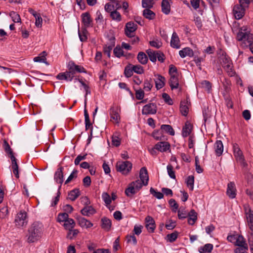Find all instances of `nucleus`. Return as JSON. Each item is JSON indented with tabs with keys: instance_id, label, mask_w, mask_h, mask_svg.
Listing matches in <instances>:
<instances>
[{
	"instance_id": "f3484780",
	"label": "nucleus",
	"mask_w": 253,
	"mask_h": 253,
	"mask_svg": "<svg viewBox=\"0 0 253 253\" xmlns=\"http://www.w3.org/2000/svg\"><path fill=\"white\" fill-rule=\"evenodd\" d=\"M226 194L231 199H234L236 197V189L234 182H230L228 184Z\"/></svg>"
},
{
	"instance_id": "f8f14e48",
	"label": "nucleus",
	"mask_w": 253,
	"mask_h": 253,
	"mask_svg": "<svg viewBox=\"0 0 253 253\" xmlns=\"http://www.w3.org/2000/svg\"><path fill=\"white\" fill-rule=\"evenodd\" d=\"M244 209L248 225L250 229L253 231V210H252L248 206H245Z\"/></svg>"
},
{
	"instance_id": "ddd939ff",
	"label": "nucleus",
	"mask_w": 253,
	"mask_h": 253,
	"mask_svg": "<svg viewBox=\"0 0 253 253\" xmlns=\"http://www.w3.org/2000/svg\"><path fill=\"white\" fill-rule=\"evenodd\" d=\"M145 227L148 231L150 233H153L156 228L155 221L154 218L150 216L147 215L145 218Z\"/></svg>"
},
{
	"instance_id": "c85d7f7f",
	"label": "nucleus",
	"mask_w": 253,
	"mask_h": 253,
	"mask_svg": "<svg viewBox=\"0 0 253 253\" xmlns=\"http://www.w3.org/2000/svg\"><path fill=\"white\" fill-rule=\"evenodd\" d=\"M179 54L181 58L186 56L192 57L194 55L193 51L189 47H185L179 51Z\"/></svg>"
},
{
	"instance_id": "603ef678",
	"label": "nucleus",
	"mask_w": 253,
	"mask_h": 253,
	"mask_svg": "<svg viewBox=\"0 0 253 253\" xmlns=\"http://www.w3.org/2000/svg\"><path fill=\"white\" fill-rule=\"evenodd\" d=\"M68 232L67 235V237L70 239H72L74 237H76L79 231L78 229H72L68 230Z\"/></svg>"
},
{
	"instance_id": "423d86ee",
	"label": "nucleus",
	"mask_w": 253,
	"mask_h": 253,
	"mask_svg": "<svg viewBox=\"0 0 253 253\" xmlns=\"http://www.w3.org/2000/svg\"><path fill=\"white\" fill-rule=\"evenodd\" d=\"M132 167V164L129 161L119 162L116 166L117 170L124 175L127 174L130 171Z\"/></svg>"
},
{
	"instance_id": "39448f33",
	"label": "nucleus",
	"mask_w": 253,
	"mask_h": 253,
	"mask_svg": "<svg viewBox=\"0 0 253 253\" xmlns=\"http://www.w3.org/2000/svg\"><path fill=\"white\" fill-rule=\"evenodd\" d=\"M15 225L18 227H23L28 223V217L27 212L23 211H20L16 214L15 218Z\"/></svg>"
},
{
	"instance_id": "0e129e2a",
	"label": "nucleus",
	"mask_w": 253,
	"mask_h": 253,
	"mask_svg": "<svg viewBox=\"0 0 253 253\" xmlns=\"http://www.w3.org/2000/svg\"><path fill=\"white\" fill-rule=\"evenodd\" d=\"M35 18V26L38 28H41L42 25V19L39 14L36 17H34Z\"/></svg>"
},
{
	"instance_id": "a211bd4d",
	"label": "nucleus",
	"mask_w": 253,
	"mask_h": 253,
	"mask_svg": "<svg viewBox=\"0 0 253 253\" xmlns=\"http://www.w3.org/2000/svg\"><path fill=\"white\" fill-rule=\"evenodd\" d=\"M140 180L141 181L143 185L146 186L148 184L149 177L147 169L145 167L142 168L140 170L139 173Z\"/></svg>"
},
{
	"instance_id": "3c124183",
	"label": "nucleus",
	"mask_w": 253,
	"mask_h": 253,
	"mask_svg": "<svg viewBox=\"0 0 253 253\" xmlns=\"http://www.w3.org/2000/svg\"><path fill=\"white\" fill-rule=\"evenodd\" d=\"M69 215L66 212H63L59 213L58 215L57 221L59 222H65L67 219H68Z\"/></svg>"
},
{
	"instance_id": "de8ad7c7",
	"label": "nucleus",
	"mask_w": 253,
	"mask_h": 253,
	"mask_svg": "<svg viewBox=\"0 0 253 253\" xmlns=\"http://www.w3.org/2000/svg\"><path fill=\"white\" fill-rule=\"evenodd\" d=\"M132 64H128L125 68L124 74L126 78H129L133 75Z\"/></svg>"
},
{
	"instance_id": "393cba45",
	"label": "nucleus",
	"mask_w": 253,
	"mask_h": 253,
	"mask_svg": "<svg viewBox=\"0 0 253 253\" xmlns=\"http://www.w3.org/2000/svg\"><path fill=\"white\" fill-rule=\"evenodd\" d=\"M192 129V125L188 122H186L182 130V136L186 137L189 136Z\"/></svg>"
},
{
	"instance_id": "4468645a",
	"label": "nucleus",
	"mask_w": 253,
	"mask_h": 253,
	"mask_svg": "<svg viewBox=\"0 0 253 253\" xmlns=\"http://www.w3.org/2000/svg\"><path fill=\"white\" fill-rule=\"evenodd\" d=\"M247 8L243 7L240 4H237L233 8V13L235 17L237 19H241L245 14V11Z\"/></svg>"
},
{
	"instance_id": "ea45409f",
	"label": "nucleus",
	"mask_w": 253,
	"mask_h": 253,
	"mask_svg": "<svg viewBox=\"0 0 253 253\" xmlns=\"http://www.w3.org/2000/svg\"><path fill=\"white\" fill-rule=\"evenodd\" d=\"M111 18L117 22H120L122 20V16L120 12L116 10H114L110 13Z\"/></svg>"
},
{
	"instance_id": "412c9836",
	"label": "nucleus",
	"mask_w": 253,
	"mask_h": 253,
	"mask_svg": "<svg viewBox=\"0 0 253 253\" xmlns=\"http://www.w3.org/2000/svg\"><path fill=\"white\" fill-rule=\"evenodd\" d=\"M79 225L82 228H89L93 226V224L85 218L79 216L77 218Z\"/></svg>"
},
{
	"instance_id": "69168bd1",
	"label": "nucleus",
	"mask_w": 253,
	"mask_h": 253,
	"mask_svg": "<svg viewBox=\"0 0 253 253\" xmlns=\"http://www.w3.org/2000/svg\"><path fill=\"white\" fill-rule=\"evenodd\" d=\"M176 226V222L172 220H168L166 223V227L168 230L173 229Z\"/></svg>"
},
{
	"instance_id": "9d476101",
	"label": "nucleus",
	"mask_w": 253,
	"mask_h": 253,
	"mask_svg": "<svg viewBox=\"0 0 253 253\" xmlns=\"http://www.w3.org/2000/svg\"><path fill=\"white\" fill-rule=\"evenodd\" d=\"M81 18L83 24L85 29L93 26V21L88 12H86L82 13Z\"/></svg>"
},
{
	"instance_id": "b1692460",
	"label": "nucleus",
	"mask_w": 253,
	"mask_h": 253,
	"mask_svg": "<svg viewBox=\"0 0 253 253\" xmlns=\"http://www.w3.org/2000/svg\"><path fill=\"white\" fill-rule=\"evenodd\" d=\"M171 0H163L162 2V11L165 14H169L170 11Z\"/></svg>"
},
{
	"instance_id": "58836bf2",
	"label": "nucleus",
	"mask_w": 253,
	"mask_h": 253,
	"mask_svg": "<svg viewBox=\"0 0 253 253\" xmlns=\"http://www.w3.org/2000/svg\"><path fill=\"white\" fill-rule=\"evenodd\" d=\"M143 16L147 19L151 20L154 18L155 14L150 8H146L143 12Z\"/></svg>"
},
{
	"instance_id": "dca6fc26",
	"label": "nucleus",
	"mask_w": 253,
	"mask_h": 253,
	"mask_svg": "<svg viewBox=\"0 0 253 253\" xmlns=\"http://www.w3.org/2000/svg\"><path fill=\"white\" fill-rule=\"evenodd\" d=\"M63 168L60 167L59 168L56 172L54 173V179L55 181L60 184L59 188H60L61 186V184L63 182Z\"/></svg>"
},
{
	"instance_id": "e433bc0d",
	"label": "nucleus",
	"mask_w": 253,
	"mask_h": 253,
	"mask_svg": "<svg viewBox=\"0 0 253 253\" xmlns=\"http://www.w3.org/2000/svg\"><path fill=\"white\" fill-rule=\"evenodd\" d=\"M76 225L75 222L72 218H69L66 220L63 226L66 230H70L73 229Z\"/></svg>"
},
{
	"instance_id": "37998d69",
	"label": "nucleus",
	"mask_w": 253,
	"mask_h": 253,
	"mask_svg": "<svg viewBox=\"0 0 253 253\" xmlns=\"http://www.w3.org/2000/svg\"><path fill=\"white\" fill-rule=\"evenodd\" d=\"M186 184L189 189L192 191L194 188V177L193 175H189L186 179Z\"/></svg>"
},
{
	"instance_id": "c756f323",
	"label": "nucleus",
	"mask_w": 253,
	"mask_h": 253,
	"mask_svg": "<svg viewBox=\"0 0 253 253\" xmlns=\"http://www.w3.org/2000/svg\"><path fill=\"white\" fill-rule=\"evenodd\" d=\"M214 149L216 155L220 156L222 155L223 151V145L221 140H217L214 144Z\"/></svg>"
},
{
	"instance_id": "774afa93",
	"label": "nucleus",
	"mask_w": 253,
	"mask_h": 253,
	"mask_svg": "<svg viewBox=\"0 0 253 253\" xmlns=\"http://www.w3.org/2000/svg\"><path fill=\"white\" fill-rule=\"evenodd\" d=\"M78 171L77 170L74 169L70 175L69 176L67 180L65 182V184H66L70 182L74 178H75L77 176Z\"/></svg>"
},
{
	"instance_id": "cd10ccee",
	"label": "nucleus",
	"mask_w": 253,
	"mask_h": 253,
	"mask_svg": "<svg viewBox=\"0 0 253 253\" xmlns=\"http://www.w3.org/2000/svg\"><path fill=\"white\" fill-rule=\"evenodd\" d=\"M111 221L109 218L104 217L101 219V227L103 230L109 231L111 229Z\"/></svg>"
},
{
	"instance_id": "6e6d98bb",
	"label": "nucleus",
	"mask_w": 253,
	"mask_h": 253,
	"mask_svg": "<svg viewBox=\"0 0 253 253\" xmlns=\"http://www.w3.org/2000/svg\"><path fill=\"white\" fill-rule=\"evenodd\" d=\"M132 70L133 72L138 74H142L144 70L143 68L139 65H132Z\"/></svg>"
},
{
	"instance_id": "5701e85b",
	"label": "nucleus",
	"mask_w": 253,
	"mask_h": 253,
	"mask_svg": "<svg viewBox=\"0 0 253 253\" xmlns=\"http://www.w3.org/2000/svg\"><path fill=\"white\" fill-rule=\"evenodd\" d=\"M115 45V39H110V43L105 44L103 47V52L110 58L111 51Z\"/></svg>"
},
{
	"instance_id": "a18cd8bd",
	"label": "nucleus",
	"mask_w": 253,
	"mask_h": 253,
	"mask_svg": "<svg viewBox=\"0 0 253 253\" xmlns=\"http://www.w3.org/2000/svg\"><path fill=\"white\" fill-rule=\"evenodd\" d=\"M12 21L15 23H21V18L20 15L13 11L10 12L9 14Z\"/></svg>"
},
{
	"instance_id": "052dcab7",
	"label": "nucleus",
	"mask_w": 253,
	"mask_h": 253,
	"mask_svg": "<svg viewBox=\"0 0 253 253\" xmlns=\"http://www.w3.org/2000/svg\"><path fill=\"white\" fill-rule=\"evenodd\" d=\"M178 233L176 232H173L171 234H168L167 236V238L168 241L169 242H173L175 241L177 238Z\"/></svg>"
},
{
	"instance_id": "6e6552de",
	"label": "nucleus",
	"mask_w": 253,
	"mask_h": 253,
	"mask_svg": "<svg viewBox=\"0 0 253 253\" xmlns=\"http://www.w3.org/2000/svg\"><path fill=\"white\" fill-rule=\"evenodd\" d=\"M137 28V25L134 22H128L126 24L125 26V34L128 37H133L135 36Z\"/></svg>"
},
{
	"instance_id": "9b49d317",
	"label": "nucleus",
	"mask_w": 253,
	"mask_h": 253,
	"mask_svg": "<svg viewBox=\"0 0 253 253\" xmlns=\"http://www.w3.org/2000/svg\"><path fill=\"white\" fill-rule=\"evenodd\" d=\"M157 107L156 104L149 103L143 106L142 110L143 115L155 114L156 113Z\"/></svg>"
},
{
	"instance_id": "f03ea898",
	"label": "nucleus",
	"mask_w": 253,
	"mask_h": 253,
	"mask_svg": "<svg viewBox=\"0 0 253 253\" xmlns=\"http://www.w3.org/2000/svg\"><path fill=\"white\" fill-rule=\"evenodd\" d=\"M237 39L242 42L243 46H248L253 42V35L245 27H242L237 34Z\"/></svg>"
},
{
	"instance_id": "473e14b6",
	"label": "nucleus",
	"mask_w": 253,
	"mask_h": 253,
	"mask_svg": "<svg viewBox=\"0 0 253 253\" xmlns=\"http://www.w3.org/2000/svg\"><path fill=\"white\" fill-rule=\"evenodd\" d=\"M213 245L211 244H206L204 246L199 249L200 253H210L213 249Z\"/></svg>"
},
{
	"instance_id": "aec40b11",
	"label": "nucleus",
	"mask_w": 253,
	"mask_h": 253,
	"mask_svg": "<svg viewBox=\"0 0 253 253\" xmlns=\"http://www.w3.org/2000/svg\"><path fill=\"white\" fill-rule=\"evenodd\" d=\"M154 81L157 89L162 88L165 85L166 79L161 75H155Z\"/></svg>"
},
{
	"instance_id": "864d4df0",
	"label": "nucleus",
	"mask_w": 253,
	"mask_h": 253,
	"mask_svg": "<svg viewBox=\"0 0 253 253\" xmlns=\"http://www.w3.org/2000/svg\"><path fill=\"white\" fill-rule=\"evenodd\" d=\"M57 79L59 80H66L67 81H71L70 76L67 75V71L64 73H59L56 77Z\"/></svg>"
},
{
	"instance_id": "1a4fd4ad",
	"label": "nucleus",
	"mask_w": 253,
	"mask_h": 253,
	"mask_svg": "<svg viewBox=\"0 0 253 253\" xmlns=\"http://www.w3.org/2000/svg\"><path fill=\"white\" fill-rule=\"evenodd\" d=\"M222 66L229 76L233 77L235 75V73L233 69L232 63L231 61L226 57H224L223 59Z\"/></svg>"
},
{
	"instance_id": "e2e57ef3",
	"label": "nucleus",
	"mask_w": 253,
	"mask_h": 253,
	"mask_svg": "<svg viewBox=\"0 0 253 253\" xmlns=\"http://www.w3.org/2000/svg\"><path fill=\"white\" fill-rule=\"evenodd\" d=\"M162 98L164 100L165 102L169 105H172L173 104V101L170 96L166 93H163L162 94Z\"/></svg>"
},
{
	"instance_id": "49530a36",
	"label": "nucleus",
	"mask_w": 253,
	"mask_h": 253,
	"mask_svg": "<svg viewBox=\"0 0 253 253\" xmlns=\"http://www.w3.org/2000/svg\"><path fill=\"white\" fill-rule=\"evenodd\" d=\"M69 63L77 73L85 72V70L83 67L75 64L73 61H70Z\"/></svg>"
},
{
	"instance_id": "4c0bfd02",
	"label": "nucleus",
	"mask_w": 253,
	"mask_h": 253,
	"mask_svg": "<svg viewBox=\"0 0 253 253\" xmlns=\"http://www.w3.org/2000/svg\"><path fill=\"white\" fill-rule=\"evenodd\" d=\"M137 59L139 63L144 65L147 63L148 57L145 53L143 52H140L137 55Z\"/></svg>"
},
{
	"instance_id": "72a5a7b5",
	"label": "nucleus",
	"mask_w": 253,
	"mask_h": 253,
	"mask_svg": "<svg viewBox=\"0 0 253 253\" xmlns=\"http://www.w3.org/2000/svg\"><path fill=\"white\" fill-rule=\"evenodd\" d=\"M169 83L171 89L177 88L179 86L177 76L170 77Z\"/></svg>"
},
{
	"instance_id": "680f3d73",
	"label": "nucleus",
	"mask_w": 253,
	"mask_h": 253,
	"mask_svg": "<svg viewBox=\"0 0 253 253\" xmlns=\"http://www.w3.org/2000/svg\"><path fill=\"white\" fill-rule=\"evenodd\" d=\"M102 198L106 205H110L111 203V197L107 193H103L102 195Z\"/></svg>"
},
{
	"instance_id": "f257e3e1",
	"label": "nucleus",
	"mask_w": 253,
	"mask_h": 253,
	"mask_svg": "<svg viewBox=\"0 0 253 253\" xmlns=\"http://www.w3.org/2000/svg\"><path fill=\"white\" fill-rule=\"evenodd\" d=\"M44 231V226L40 221H35L31 224L28 230L26 235L27 241L28 243L38 242L42 238Z\"/></svg>"
},
{
	"instance_id": "a19ab883",
	"label": "nucleus",
	"mask_w": 253,
	"mask_h": 253,
	"mask_svg": "<svg viewBox=\"0 0 253 253\" xmlns=\"http://www.w3.org/2000/svg\"><path fill=\"white\" fill-rule=\"evenodd\" d=\"M113 52L115 56L118 58H120L125 56L123 49L121 47L118 45L114 48Z\"/></svg>"
},
{
	"instance_id": "c03bdc74",
	"label": "nucleus",
	"mask_w": 253,
	"mask_h": 253,
	"mask_svg": "<svg viewBox=\"0 0 253 253\" xmlns=\"http://www.w3.org/2000/svg\"><path fill=\"white\" fill-rule=\"evenodd\" d=\"M158 51H154L151 49L147 50V53L151 61L155 62L157 61V55Z\"/></svg>"
},
{
	"instance_id": "a878e982",
	"label": "nucleus",
	"mask_w": 253,
	"mask_h": 253,
	"mask_svg": "<svg viewBox=\"0 0 253 253\" xmlns=\"http://www.w3.org/2000/svg\"><path fill=\"white\" fill-rule=\"evenodd\" d=\"M11 161V169L12 172L16 178H19V171H18V166L17 162V160L15 156H12L10 159Z\"/></svg>"
},
{
	"instance_id": "4d7b16f0",
	"label": "nucleus",
	"mask_w": 253,
	"mask_h": 253,
	"mask_svg": "<svg viewBox=\"0 0 253 253\" xmlns=\"http://www.w3.org/2000/svg\"><path fill=\"white\" fill-rule=\"evenodd\" d=\"M150 192L151 194L153 195V196L158 199H161L164 197L163 193H161L160 192H157L153 188H150Z\"/></svg>"
},
{
	"instance_id": "2eb2a0df",
	"label": "nucleus",
	"mask_w": 253,
	"mask_h": 253,
	"mask_svg": "<svg viewBox=\"0 0 253 253\" xmlns=\"http://www.w3.org/2000/svg\"><path fill=\"white\" fill-rule=\"evenodd\" d=\"M234 245L238 247L236 249L248 250V244L242 236L238 235Z\"/></svg>"
},
{
	"instance_id": "8fccbe9b",
	"label": "nucleus",
	"mask_w": 253,
	"mask_h": 253,
	"mask_svg": "<svg viewBox=\"0 0 253 253\" xmlns=\"http://www.w3.org/2000/svg\"><path fill=\"white\" fill-rule=\"evenodd\" d=\"M201 87L206 90L208 92H210L211 88V84L210 82L208 81H203L201 83Z\"/></svg>"
},
{
	"instance_id": "5fc2aeb1",
	"label": "nucleus",
	"mask_w": 253,
	"mask_h": 253,
	"mask_svg": "<svg viewBox=\"0 0 253 253\" xmlns=\"http://www.w3.org/2000/svg\"><path fill=\"white\" fill-rule=\"evenodd\" d=\"M153 87V84L151 80H146L144 82L143 89L146 91H149Z\"/></svg>"
},
{
	"instance_id": "7ed1b4c3",
	"label": "nucleus",
	"mask_w": 253,
	"mask_h": 253,
	"mask_svg": "<svg viewBox=\"0 0 253 253\" xmlns=\"http://www.w3.org/2000/svg\"><path fill=\"white\" fill-rule=\"evenodd\" d=\"M143 185L141 180L137 179L131 182L125 190V193L128 197H131L138 192Z\"/></svg>"
},
{
	"instance_id": "0eeeda50",
	"label": "nucleus",
	"mask_w": 253,
	"mask_h": 253,
	"mask_svg": "<svg viewBox=\"0 0 253 253\" xmlns=\"http://www.w3.org/2000/svg\"><path fill=\"white\" fill-rule=\"evenodd\" d=\"M120 108L117 106H112L109 110L111 120L114 123L119 124L120 121Z\"/></svg>"
},
{
	"instance_id": "f704fd0d",
	"label": "nucleus",
	"mask_w": 253,
	"mask_h": 253,
	"mask_svg": "<svg viewBox=\"0 0 253 253\" xmlns=\"http://www.w3.org/2000/svg\"><path fill=\"white\" fill-rule=\"evenodd\" d=\"M80 195L79 189H74L68 194V199L72 201H75Z\"/></svg>"
},
{
	"instance_id": "bf43d9fd",
	"label": "nucleus",
	"mask_w": 253,
	"mask_h": 253,
	"mask_svg": "<svg viewBox=\"0 0 253 253\" xmlns=\"http://www.w3.org/2000/svg\"><path fill=\"white\" fill-rule=\"evenodd\" d=\"M142 5L143 8H151L153 7V2L152 0H142Z\"/></svg>"
},
{
	"instance_id": "bb28decb",
	"label": "nucleus",
	"mask_w": 253,
	"mask_h": 253,
	"mask_svg": "<svg viewBox=\"0 0 253 253\" xmlns=\"http://www.w3.org/2000/svg\"><path fill=\"white\" fill-rule=\"evenodd\" d=\"M81 213L86 216H89L96 212L95 210L91 206H85L81 211Z\"/></svg>"
},
{
	"instance_id": "c9c22d12",
	"label": "nucleus",
	"mask_w": 253,
	"mask_h": 253,
	"mask_svg": "<svg viewBox=\"0 0 253 253\" xmlns=\"http://www.w3.org/2000/svg\"><path fill=\"white\" fill-rule=\"evenodd\" d=\"M46 53L45 51L42 52L38 56L35 57L34 58V61L35 62L44 63L46 65H48L46 62Z\"/></svg>"
},
{
	"instance_id": "09e8293b",
	"label": "nucleus",
	"mask_w": 253,
	"mask_h": 253,
	"mask_svg": "<svg viewBox=\"0 0 253 253\" xmlns=\"http://www.w3.org/2000/svg\"><path fill=\"white\" fill-rule=\"evenodd\" d=\"M67 67H68V70L67 71V75H68V76H70V77L71 78V81L73 79L74 77H75V75H76L77 73L73 69V68L71 65V64H70L69 62V63L68 64Z\"/></svg>"
},
{
	"instance_id": "79ce46f5",
	"label": "nucleus",
	"mask_w": 253,
	"mask_h": 253,
	"mask_svg": "<svg viewBox=\"0 0 253 253\" xmlns=\"http://www.w3.org/2000/svg\"><path fill=\"white\" fill-rule=\"evenodd\" d=\"M188 213L185 208L181 207L178 211V217L180 219L186 218L188 217Z\"/></svg>"
},
{
	"instance_id": "2f4dec72",
	"label": "nucleus",
	"mask_w": 253,
	"mask_h": 253,
	"mask_svg": "<svg viewBox=\"0 0 253 253\" xmlns=\"http://www.w3.org/2000/svg\"><path fill=\"white\" fill-rule=\"evenodd\" d=\"M161 129L163 132L167 133L172 136H173L175 134L173 128L169 125H162L161 126Z\"/></svg>"
},
{
	"instance_id": "4be33fe9",
	"label": "nucleus",
	"mask_w": 253,
	"mask_h": 253,
	"mask_svg": "<svg viewBox=\"0 0 253 253\" xmlns=\"http://www.w3.org/2000/svg\"><path fill=\"white\" fill-rule=\"evenodd\" d=\"M170 46L176 49H179L180 47L179 38L175 32L172 33L170 40Z\"/></svg>"
},
{
	"instance_id": "338daca9",
	"label": "nucleus",
	"mask_w": 253,
	"mask_h": 253,
	"mask_svg": "<svg viewBox=\"0 0 253 253\" xmlns=\"http://www.w3.org/2000/svg\"><path fill=\"white\" fill-rule=\"evenodd\" d=\"M180 110L182 115L186 116L187 115L189 109L188 107L184 103H181Z\"/></svg>"
},
{
	"instance_id": "20e7f679",
	"label": "nucleus",
	"mask_w": 253,
	"mask_h": 253,
	"mask_svg": "<svg viewBox=\"0 0 253 253\" xmlns=\"http://www.w3.org/2000/svg\"><path fill=\"white\" fill-rule=\"evenodd\" d=\"M233 150L234 156L235 157L236 161L243 167H246L247 166V164L245 161L243 152L237 144H233Z\"/></svg>"
},
{
	"instance_id": "6ab92c4d",
	"label": "nucleus",
	"mask_w": 253,
	"mask_h": 253,
	"mask_svg": "<svg viewBox=\"0 0 253 253\" xmlns=\"http://www.w3.org/2000/svg\"><path fill=\"white\" fill-rule=\"evenodd\" d=\"M156 145V148L158 151L161 152H166L170 149V144L169 142L166 141H161L158 142Z\"/></svg>"
},
{
	"instance_id": "13d9d810",
	"label": "nucleus",
	"mask_w": 253,
	"mask_h": 253,
	"mask_svg": "<svg viewBox=\"0 0 253 253\" xmlns=\"http://www.w3.org/2000/svg\"><path fill=\"white\" fill-rule=\"evenodd\" d=\"M167 169L169 176L172 179H175V172L173 170V167L171 165H168Z\"/></svg>"
},
{
	"instance_id": "7c9ffc66",
	"label": "nucleus",
	"mask_w": 253,
	"mask_h": 253,
	"mask_svg": "<svg viewBox=\"0 0 253 253\" xmlns=\"http://www.w3.org/2000/svg\"><path fill=\"white\" fill-rule=\"evenodd\" d=\"M188 217L189 224L193 225L197 219V213L194 210H192L188 213Z\"/></svg>"
}]
</instances>
